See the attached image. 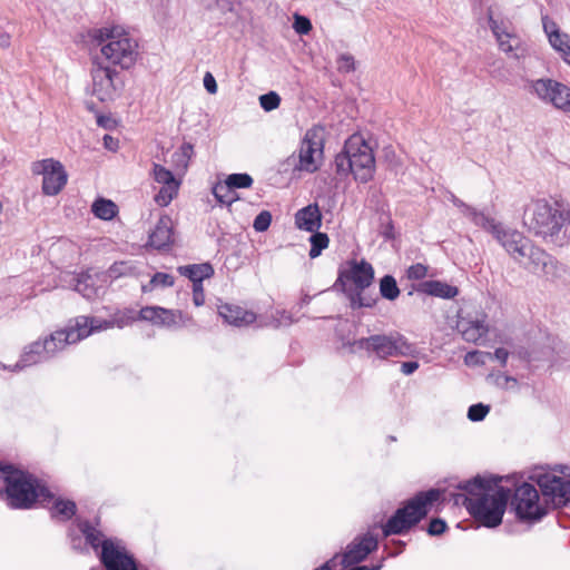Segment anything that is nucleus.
<instances>
[{
	"mask_svg": "<svg viewBox=\"0 0 570 570\" xmlns=\"http://www.w3.org/2000/svg\"><path fill=\"white\" fill-rule=\"evenodd\" d=\"M419 366L420 364L416 361L404 362L401 365V372L404 375H411L419 368Z\"/></svg>",
	"mask_w": 570,
	"mask_h": 570,
	"instance_id": "57",
	"label": "nucleus"
},
{
	"mask_svg": "<svg viewBox=\"0 0 570 570\" xmlns=\"http://www.w3.org/2000/svg\"><path fill=\"white\" fill-rule=\"evenodd\" d=\"M373 281L374 269L370 263L352 261L347 268L338 272L334 287L345 295L352 309L373 307L377 297L366 292Z\"/></svg>",
	"mask_w": 570,
	"mask_h": 570,
	"instance_id": "5",
	"label": "nucleus"
},
{
	"mask_svg": "<svg viewBox=\"0 0 570 570\" xmlns=\"http://www.w3.org/2000/svg\"><path fill=\"white\" fill-rule=\"evenodd\" d=\"M426 274H428V267L420 263L411 265L406 271L407 278L414 279V281L424 278L426 276Z\"/></svg>",
	"mask_w": 570,
	"mask_h": 570,
	"instance_id": "50",
	"label": "nucleus"
},
{
	"mask_svg": "<svg viewBox=\"0 0 570 570\" xmlns=\"http://www.w3.org/2000/svg\"><path fill=\"white\" fill-rule=\"evenodd\" d=\"M98 124H99V125H102V124H104V120H102V118H101V117H99V118H98Z\"/></svg>",
	"mask_w": 570,
	"mask_h": 570,
	"instance_id": "63",
	"label": "nucleus"
},
{
	"mask_svg": "<svg viewBox=\"0 0 570 570\" xmlns=\"http://www.w3.org/2000/svg\"><path fill=\"white\" fill-rule=\"evenodd\" d=\"M173 243V220L169 216H161L154 229L149 234L148 244L156 248L163 249Z\"/></svg>",
	"mask_w": 570,
	"mask_h": 570,
	"instance_id": "24",
	"label": "nucleus"
},
{
	"mask_svg": "<svg viewBox=\"0 0 570 570\" xmlns=\"http://www.w3.org/2000/svg\"><path fill=\"white\" fill-rule=\"evenodd\" d=\"M324 147V128L314 126L306 130L298 149L297 155L293 154L288 157V165L294 170L314 173L318 169V159L323 156Z\"/></svg>",
	"mask_w": 570,
	"mask_h": 570,
	"instance_id": "11",
	"label": "nucleus"
},
{
	"mask_svg": "<svg viewBox=\"0 0 570 570\" xmlns=\"http://www.w3.org/2000/svg\"><path fill=\"white\" fill-rule=\"evenodd\" d=\"M204 87L209 94L217 92V83L214 76L210 72H206L204 76Z\"/></svg>",
	"mask_w": 570,
	"mask_h": 570,
	"instance_id": "55",
	"label": "nucleus"
},
{
	"mask_svg": "<svg viewBox=\"0 0 570 570\" xmlns=\"http://www.w3.org/2000/svg\"><path fill=\"white\" fill-rule=\"evenodd\" d=\"M538 484L546 502H551L556 508L570 503V481L557 475H541Z\"/></svg>",
	"mask_w": 570,
	"mask_h": 570,
	"instance_id": "21",
	"label": "nucleus"
},
{
	"mask_svg": "<svg viewBox=\"0 0 570 570\" xmlns=\"http://www.w3.org/2000/svg\"><path fill=\"white\" fill-rule=\"evenodd\" d=\"M76 503L71 500L57 499L51 509V515L62 521L71 519L76 514Z\"/></svg>",
	"mask_w": 570,
	"mask_h": 570,
	"instance_id": "31",
	"label": "nucleus"
},
{
	"mask_svg": "<svg viewBox=\"0 0 570 570\" xmlns=\"http://www.w3.org/2000/svg\"><path fill=\"white\" fill-rule=\"evenodd\" d=\"M82 522H80L79 525ZM79 531H81L80 528H79ZM82 537L85 538L82 532H80V534H75L71 531L69 532L70 543H71V547H72L73 550H81V548H82Z\"/></svg>",
	"mask_w": 570,
	"mask_h": 570,
	"instance_id": "56",
	"label": "nucleus"
},
{
	"mask_svg": "<svg viewBox=\"0 0 570 570\" xmlns=\"http://www.w3.org/2000/svg\"><path fill=\"white\" fill-rule=\"evenodd\" d=\"M4 483V499L10 508L29 509L35 502L52 498L49 489L37 478L11 464L0 462V482Z\"/></svg>",
	"mask_w": 570,
	"mask_h": 570,
	"instance_id": "2",
	"label": "nucleus"
},
{
	"mask_svg": "<svg viewBox=\"0 0 570 570\" xmlns=\"http://www.w3.org/2000/svg\"><path fill=\"white\" fill-rule=\"evenodd\" d=\"M416 291L420 293H424V294L444 298V299L454 298L459 294L458 287L452 286V285L441 282V281L422 282L417 286Z\"/></svg>",
	"mask_w": 570,
	"mask_h": 570,
	"instance_id": "26",
	"label": "nucleus"
},
{
	"mask_svg": "<svg viewBox=\"0 0 570 570\" xmlns=\"http://www.w3.org/2000/svg\"><path fill=\"white\" fill-rule=\"evenodd\" d=\"M130 33L124 26L108 23L105 27L100 28L95 36H128Z\"/></svg>",
	"mask_w": 570,
	"mask_h": 570,
	"instance_id": "47",
	"label": "nucleus"
},
{
	"mask_svg": "<svg viewBox=\"0 0 570 570\" xmlns=\"http://www.w3.org/2000/svg\"><path fill=\"white\" fill-rule=\"evenodd\" d=\"M154 179L164 186H178L173 173L159 164H154Z\"/></svg>",
	"mask_w": 570,
	"mask_h": 570,
	"instance_id": "38",
	"label": "nucleus"
},
{
	"mask_svg": "<svg viewBox=\"0 0 570 570\" xmlns=\"http://www.w3.org/2000/svg\"><path fill=\"white\" fill-rule=\"evenodd\" d=\"M107 275L111 279L125 276H139L137 265L134 262H116L107 271Z\"/></svg>",
	"mask_w": 570,
	"mask_h": 570,
	"instance_id": "29",
	"label": "nucleus"
},
{
	"mask_svg": "<svg viewBox=\"0 0 570 570\" xmlns=\"http://www.w3.org/2000/svg\"><path fill=\"white\" fill-rule=\"evenodd\" d=\"M442 491L430 489L421 491L399 508L382 527L384 537L403 534L423 520L430 507L441 498Z\"/></svg>",
	"mask_w": 570,
	"mask_h": 570,
	"instance_id": "7",
	"label": "nucleus"
},
{
	"mask_svg": "<svg viewBox=\"0 0 570 570\" xmlns=\"http://www.w3.org/2000/svg\"><path fill=\"white\" fill-rule=\"evenodd\" d=\"M490 357H494L495 360H498L502 365H505L507 364V361H508V357H509V352L503 348V347H499L494 351V353L492 354L491 353V356Z\"/></svg>",
	"mask_w": 570,
	"mask_h": 570,
	"instance_id": "58",
	"label": "nucleus"
},
{
	"mask_svg": "<svg viewBox=\"0 0 570 570\" xmlns=\"http://www.w3.org/2000/svg\"><path fill=\"white\" fill-rule=\"evenodd\" d=\"M504 384H502V387L504 389H514L518 385V381L515 377L504 375L503 376ZM501 385V383H499Z\"/></svg>",
	"mask_w": 570,
	"mask_h": 570,
	"instance_id": "61",
	"label": "nucleus"
},
{
	"mask_svg": "<svg viewBox=\"0 0 570 570\" xmlns=\"http://www.w3.org/2000/svg\"><path fill=\"white\" fill-rule=\"evenodd\" d=\"M381 568H382V563H379V564H375V566H372V567L356 566L354 568H351L350 570H381Z\"/></svg>",
	"mask_w": 570,
	"mask_h": 570,
	"instance_id": "62",
	"label": "nucleus"
},
{
	"mask_svg": "<svg viewBox=\"0 0 570 570\" xmlns=\"http://www.w3.org/2000/svg\"><path fill=\"white\" fill-rule=\"evenodd\" d=\"M510 507L515 518L524 523L533 524L541 521L548 513L547 505L540 501L535 487L528 482L510 490Z\"/></svg>",
	"mask_w": 570,
	"mask_h": 570,
	"instance_id": "10",
	"label": "nucleus"
},
{
	"mask_svg": "<svg viewBox=\"0 0 570 570\" xmlns=\"http://www.w3.org/2000/svg\"><path fill=\"white\" fill-rule=\"evenodd\" d=\"M193 302L196 306H202L205 303L203 283L193 284Z\"/></svg>",
	"mask_w": 570,
	"mask_h": 570,
	"instance_id": "53",
	"label": "nucleus"
},
{
	"mask_svg": "<svg viewBox=\"0 0 570 570\" xmlns=\"http://www.w3.org/2000/svg\"><path fill=\"white\" fill-rule=\"evenodd\" d=\"M493 237L518 264L524 262L525 249L530 246L531 240L521 232L500 226L494 230Z\"/></svg>",
	"mask_w": 570,
	"mask_h": 570,
	"instance_id": "19",
	"label": "nucleus"
},
{
	"mask_svg": "<svg viewBox=\"0 0 570 570\" xmlns=\"http://www.w3.org/2000/svg\"><path fill=\"white\" fill-rule=\"evenodd\" d=\"M548 40L561 53L564 61L570 65V38H548Z\"/></svg>",
	"mask_w": 570,
	"mask_h": 570,
	"instance_id": "42",
	"label": "nucleus"
},
{
	"mask_svg": "<svg viewBox=\"0 0 570 570\" xmlns=\"http://www.w3.org/2000/svg\"><path fill=\"white\" fill-rule=\"evenodd\" d=\"M225 181L235 190L237 188H249L253 185V178L246 173L230 174Z\"/></svg>",
	"mask_w": 570,
	"mask_h": 570,
	"instance_id": "40",
	"label": "nucleus"
},
{
	"mask_svg": "<svg viewBox=\"0 0 570 570\" xmlns=\"http://www.w3.org/2000/svg\"><path fill=\"white\" fill-rule=\"evenodd\" d=\"M293 29L298 35H307L312 30L311 20L299 13L293 14Z\"/></svg>",
	"mask_w": 570,
	"mask_h": 570,
	"instance_id": "44",
	"label": "nucleus"
},
{
	"mask_svg": "<svg viewBox=\"0 0 570 570\" xmlns=\"http://www.w3.org/2000/svg\"><path fill=\"white\" fill-rule=\"evenodd\" d=\"M490 407L482 403L473 404L468 410V419L472 422L482 421L489 413Z\"/></svg>",
	"mask_w": 570,
	"mask_h": 570,
	"instance_id": "46",
	"label": "nucleus"
},
{
	"mask_svg": "<svg viewBox=\"0 0 570 570\" xmlns=\"http://www.w3.org/2000/svg\"><path fill=\"white\" fill-rule=\"evenodd\" d=\"M568 223H570V212L559 203L551 204L546 199H535L524 208V226L530 233L547 242L554 243Z\"/></svg>",
	"mask_w": 570,
	"mask_h": 570,
	"instance_id": "3",
	"label": "nucleus"
},
{
	"mask_svg": "<svg viewBox=\"0 0 570 570\" xmlns=\"http://www.w3.org/2000/svg\"><path fill=\"white\" fill-rule=\"evenodd\" d=\"M488 356H491V353L489 352H480V351H473V352H469L466 355H465V363L466 364H484V357H488Z\"/></svg>",
	"mask_w": 570,
	"mask_h": 570,
	"instance_id": "52",
	"label": "nucleus"
},
{
	"mask_svg": "<svg viewBox=\"0 0 570 570\" xmlns=\"http://www.w3.org/2000/svg\"><path fill=\"white\" fill-rule=\"evenodd\" d=\"M32 173L42 175V191L48 196L59 194L67 184L68 175L62 164L52 158L33 163Z\"/></svg>",
	"mask_w": 570,
	"mask_h": 570,
	"instance_id": "15",
	"label": "nucleus"
},
{
	"mask_svg": "<svg viewBox=\"0 0 570 570\" xmlns=\"http://www.w3.org/2000/svg\"><path fill=\"white\" fill-rule=\"evenodd\" d=\"M542 24L546 36H560L557 23L549 17L542 18Z\"/></svg>",
	"mask_w": 570,
	"mask_h": 570,
	"instance_id": "54",
	"label": "nucleus"
},
{
	"mask_svg": "<svg viewBox=\"0 0 570 570\" xmlns=\"http://www.w3.org/2000/svg\"><path fill=\"white\" fill-rule=\"evenodd\" d=\"M80 529L87 544L91 546L94 550L101 548L99 559L106 570H138L134 556L121 540L106 538L89 521H82Z\"/></svg>",
	"mask_w": 570,
	"mask_h": 570,
	"instance_id": "6",
	"label": "nucleus"
},
{
	"mask_svg": "<svg viewBox=\"0 0 570 570\" xmlns=\"http://www.w3.org/2000/svg\"><path fill=\"white\" fill-rule=\"evenodd\" d=\"M458 332L470 343L479 344L488 335L489 326L485 323V316H459L456 323Z\"/></svg>",
	"mask_w": 570,
	"mask_h": 570,
	"instance_id": "22",
	"label": "nucleus"
},
{
	"mask_svg": "<svg viewBox=\"0 0 570 570\" xmlns=\"http://www.w3.org/2000/svg\"><path fill=\"white\" fill-rule=\"evenodd\" d=\"M448 525L443 519H432L428 527V533L432 537L440 535L445 532Z\"/></svg>",
	"mask_w": 570,
	"mask_h": 570,
	"instance_id": "51",
	"label": "nucleus"
},
{
	"mask_svg": "<svg viewBox=\"0 0 570 570\" xmlns=\"http://www.w3.org/2000/svg\"><path fill=\"white\" fill-rule=\"evenodd\" d=\"M499 49L509 57L519 58L523 55V49L519 45L520 38H495Z\"/></svg>",
	"mask_w": 570,
	"mask_h": 570,
	"instance_id": "36",
	"label": "nucleus"
},
{
	"mask_svg": "<svg viewBox=\"0 0 570 570\" xmlns=\"http://www.w3.org/2000/svg\"><path fill=\"white\" fill-rule=\"evenodd\" d=\"M218 314L226 323L237 327L247 326L256 320L254 312L228 303L218 306Z\"/></svg>",
	"mask_w": 570,
	"mask_h": 570,
	"instance_id": "23",
	"label": "nucleus"
},
{
	"mask_svg": "<svg viewBox=\"0 0 570 570\" xmlns=\"http://www.w3.org/2000/svg\"><path fill=\"white\" fill-rule=\"evenodd\" d=\"M75 289L87 299H95L105 293L104 287L96 285L95 278L89 274L78 278Z\"/></svg>",
	"mask_w": 570,
	"mask_h": 570,
	"instance_id": "28",
	"label": "nucleus"
},
{
	"mask_svg": "<svg viewBox=\"0 0 570 570\" xmlns=\"http://www.w3.org/2000/svg\"><path fill=\"white\" fill-rule=\"evenodd\" d=\"M474 225L482 227L483 229L490 232L492 235L494 230L500 226L499 223H495L494 219L487 216L484 213L476 210L471 207L468 214L465 215Z\"/></svg>",
	"mask_w": 570,
	"mask_h": 570,
	"instance_id": "33",
	"label": "nucleus"
},
{
	"mask_svg": "<svg viewBox=\"0 0 570 570\" xmlns=\"http://www.w3.org/2000/svg\"><path fill=\"white\" fill-rule=\"evenodd\" d=\"M380 294L387 301H395L400 296V288L392 275H385L380 279Z\"/></svg>",
	"mask_w": 570,
	"mask_h": 570,
	"instance_id": "34",
	"label": "nucleus"
},
{
	"mask_svg": "<svg viewBox=\"0 0 570 570\" xmlns=\"http://www.w3.org/2000/svg\"><path fill=\"white\" fill-rule=\"evenodd\" d=\"M295 225L298 229L314 233L322 225V214L317 204H309L295 214Z\"/></svg>",
	"mask_w": 570,
	"mask_h": 570,
	"instance_id": "25",
	"label": "nucleus"
},
{
	"mask_svg": "<svg viewBox=\"0 0 570 570\" xmlns=\"http://www.w3.org/2000/svg\"><path fill=\"white\" fill-rule=\"evenodd\" d=\"M178 186H164L155 196V202L160 206H167L177 193Z\"/></svg>",
	"mask_w": 570,
	"mask_h": 570,
	"instance_id": "45",
	"label": "nucleus"
},
{
	"mask_svg": "<svg viewBox=\"0 0 570 570\" xmlns=\"http://www.w3.org/2000/svg\"><path fill=\"white\" fill-rule=\"evenodd\" d=\"M336 65L340 72L348 73L355 70V59L350 53L340 55Z\"/></svg>",
	"mask_w": 570,
	"mask_h": 570,
	"instance_id": "48",
	"label": "nucleus"
},
{
	"mask_svg": "<svg viewBox=\"0 0 570 570\" xmlns=\"http://www.w3.org/2000/svg\"><path fill=\"white\" fill-rule=\"evenodd\" d=\"M377 547L379 540L372 532L358 534L346 546L342 554L336 553L333 558L314 570H334L338 563L344 567L357 564L364 561Z\"/></svg>",
	"mask_w": 570,
	"mask_h": 570,
	"instance_id": "12",
	"label": "nucleus"
},
{
	"mask_svg": "<svg viewBox=\"0 0 570 570\" xmlns=\"http://www.w3.org/2000/svg\"><path fill=\"white\" fill-rule=\"evenodd\" d=\"M272 223V215L267 210L261 212L254 219L253 227L256 232H265Z\"/></svg>",
	"mask_w": 570,
	"mask_h": 570,
	"instance_id": "49",
	"label": "nucleus"
},
{
	"mask_svg": "<svg viewBox=\"0 0 570 570\" xmlns=\"http://www.w3.org/2000/svg\"><path fill=\"white\" fill-rule=\"evenodd\" d=\"M199 6L206 9L218 8L223 13L236 16L235 6L229 0H195Z\"/></svg>",
	"mask_w": 570,
	"mask_h": 570,
	"instance_id": "39",
	"label": "nucleus"
},
{
	"mask_svg": "<svg viewBox=\"0 0 570 570\" xmlns=\"http://www.w3.org/2000/svg\"><path fill=\"white\" fill-rule=\"evenodd\" d=\"M76 326H69L63 330H59L50 334L43 341H36L24 347L20 360L14 364L16 370H22L28 366H32L42 362H46L67 345L75 344L80 341Z\"/></svg>",
	"mask_w": 570,
	"mask_h": 570,
	"instance_id": "8",
	"label": "nucleus"
},
{
	"mask_svg": "<svg viewBox=\"0 0 570 570\" xmlns=\"http://www.w3.org/2000/svg\"><path fill=\"white\" fill-rule=\"evenodd\" d=\"M175 283L174 277L167 273H156L150 281L141 286L144 293L154 291L157 287H170Z\"/></svg>",
	"mask_w": 570,
	"mask_h": 570,
	"instance_id": "35",
	"label": "nucleus"
},
{
	"mask_svg": "<svg viewBox=\"0 0 570 570\" xmlns=\"http://www.w3.org/2000/svg\"><path fill=\"white\" fill-rule=\"evenodd\" d=\"M335 171L345 178L353 175L360 183L370 181L375 171V158L371 146L357 134L352 135L334 159Z\"/></svg>",
	"mask_w": 570,
	"mask_h": 570,
	"instance_id": "4",
	"label": "nucleus"
},
{
	"mask_svg": "<svg viewBox=\"0 0 570 570\" xmlns=\"http://www.w3.org/2000/svg\"><path fill=\"white\" fill-rule=\"evenodd\" d=\"M527 89L542 102L552 105L564 114H570V88L564 83L550 78H541L528 81Z\"/></svg>",
	"mask_w": 570,
	"mask_h": 570,
	"instance_id": "13",
	"label": "nucleus"
},
{
	"mask_svg": "<svg viewBox=\"0 0 570 570\" xmlns=\"http://www.w3.org/2000/svg\"><path fill=\"white\" fill-rule=\"evenodd\" d=\"M91 210L96 217L104 220L112 219L118 212L117 205L112 200L105 198L97 199L92 204Z\"/></svg>",
	"mask_w": 570,
	"mask_h": 570,
	"instance_id": "30",
	"label": "nucleus"
},
{
	"mask_svg": "<svg viewBox=\"0 0 570 570\" xmlns=\"http://www.w3.org/2000/svg\"><path fill=\"white\" fill-rule=\"evenodd\" d=\"M493 33H494V36H500L494 28H493Z\"/></svg>",
	"mask_w": 570,
	"mask_h": 570,
	"instance_id": "64",
	"label": "nucleus"
},
{
	"mask_svg": "<svg viewBox=\"0 0 570 570\" xmlns=\"http://www.w3.org/2000/svg\"><path fill=\"white\" fill-rule=\"evenodd\" d=\"M459 489L466 494H455V504L462 503L483 527L495 528L501 524L510 499L509 488L500 487L492 491L487 480L476 476L460 484Z\"/></svg>",
	"mask_w": 570,
	"mask_h": 570,
	"instance_id": "1",
	"label": "nucleus"
},
{
	"mask_svg": "<svg viewBox=\"0 0 570 570\" xmlns=\"http://www.w3.org/2000/svg\"><path fill=\"white\" fill-rule=\"evenodd\" d=\"M177 271L180 275L189 278L193 284L203 283L214 274V268L209 263L184 265L179 266Z\"/></svg>",
	"mask_w": 570,
	"mask_h": 570,
	"instance_id": "27",
	"label": "nucleus"
},
{
	"mask_svg": "<svg viewBox=\"0 0 570 570\" xmlns=\"http://www.w3.org/2000/svg\"><path fill=\"white\" fill-rule=\"evenodd\" d=\"M102 56L112 65L129 68L136 60L138 43L136 38H96Z\"/></svg>",
	"mask_w": 570,
	"mask_h": 570,
	"instance_id": "14",
	"label": "nucleus"
},
{
	"mask_svg": "<svg viewBox=\"0 0 570 570\" xmlns=\"http://www.w3.org/2000/svg\"><path fill=\"white\" fill-rule=\"evenodd\" d=\"M356 350L375 354L379 358L414 356L416 347L399 332L389 334H375L368 337H362L353 342Z\"/></svg>",
	"mask_w": 570,
	"mask_h": 570,
	"instance_id": "9",
	"label": "nucleus"
},
{
	"mask_svg": "<svg viewBox=\"0 0 570 570\" xmlns=\"http://www.w3.org/2000/svg\"><path fill=\"white\" fill-rule=\"evenodd\" d=\"M521 265L529 272L548 279L559 276V263L532 242L525 249L524 262Z\"/></svg>",
	"mask_w": 570,
	"mask_h": 570,
	"instance_id": "16",
	"label": "nucleus"
},
{
	"mask_svg": "<svg viewBox=\"0 0 570 570\" xmlns=\"http://www.w3.org/2000/svg\"><path fill=\"white\" fill-rule=\"evenodd\" d=\"M451 200L455 207H458L462 214L465 216L468 212L470 210L471 206L459 199L456 196L452 195Z\"/></svg>",
	"mask_w": 570,
	"mask_h": 570,
	"instance_id": "59",
	"label": "nucleus"
},
{
	"mask_svg": "<svg viewBox=\"0 0 570 570\" xmlns=\"http://www.w3.org/2000/svg\"><path fill=\"white\" fill-rule=\"evenodd\" d=\"M259 105L265 111H272L279 107L281 97L275 91H269L259 96Z\"/></svg>",
	"mask_w": 570,
	"mask_h": 570,
	"instance_id": "43",
	"label": "nucleus"
},
{
	"mask_svg": "<svg viewBox=\"0 0 570 570\" xmlns=\"http://www.w3.org/2000/svg\"><path fill=\"white\" fill-rule=\"evenodd\" d=\"M328 236L325 233L314 232L312 236L309 237L311 243V249H309V257L316 258L321 255L322 250L325 249L328 246Z\"/></svg>",
	"mask_w": 570,
	"mask_h": 570,
	"instance_id": "37",
	"label": "nucleus"
},
{
	"mask_svg": "<svg viewBox=\"0 0 570 570\" xmlns=\"http://www.w3.org/2000/svg\"><path fill=\"white\" fill-rule=\"evenodd\" d=\"M104 146L109 150H116L118 148V141L109 135L104 136Z\"/></svg>",
	"mask_w": 570,
	"mask_h": 570,
	"instance_id": "60",
	"label": "nucleus"
},
{
	"mask_svg": "<svg viewBox=\"0 0 570 570\" xmlns=\"http://www.w3.org/2000/svg\"><path fill=\"white\" fill-rule=\"evenodd\" d=\"M194 154V147L189 142H184L180 148L174 153L173 158L174 161L181 166L183 168H187L188 161L190 160Z\"/></svg>",
	"mask_w": 570,
	"mask_h": 570,
	"instance_id": "41",
	"label": "nucleus"
},
{
	"mask_svg": "<svg viewBox=\"0 0 570 570\" xmlns=\"http://www.w3.org/2000/svg\"><path fill=\"white\" fill-rule=\"evenodd\" d=\"M213 195L222 205L230 206L233 203L238 200V195L226 181L217 183L213 187Z\"/></svg>",
	"mask_w": 570,
	"mask_h": 570,
	"instance_id": "32",
	"label": "nucleus"
},
{
	"mask_svg": "<svg viewBox=\"0 0 570 570\" xmlns=\"http://www.w3.org/2000/svg\"><path fill=\"white\" fill-rule=\"evenodd\" d=\"M139 318L167 328L187 326L191 322V317L180 311L167 309L159 306L142 307L139 311Z\"/></svg>",
	"mask_w": 570,
	"mask_h": 570,
	"instance_id": "18",
	"label": "nucleus"
},
{
	"mask_svg": "<svg viewBox=\"0 0 570 570\" xmlns=\"http://www.w3.org/2000/svg\"><path fill=\"white\" fill-rule=\"evenodd\" d=\"M134 321L135 317L127 314H116L111 320H100L94 316H78L75 320V326L78 332L77 337L81 341L92 333L112 328L115 326L122 328L131 324Z\"/></svg>",
	"mask_w": 570,
	"mask_h": 570,
	"instance_id": "17",
	"label": "nucleus"
},
{
	"mask_svg": "<svg viewBox=\"0 0 570 570\" xmlns=\"http://www.w3.org/2000/svg\"><path fill=\"white\" fill-rule=\"evenodd\" d=\"M116 70L108 67L94 68L91 71L92 95L102 102L112 100L121 85Z\"/></svg>",
	"mask_w": 570,
	"mask_h": 570,
	"instance_id": "20",
	"label": "nucleus"
}]
</instances>
